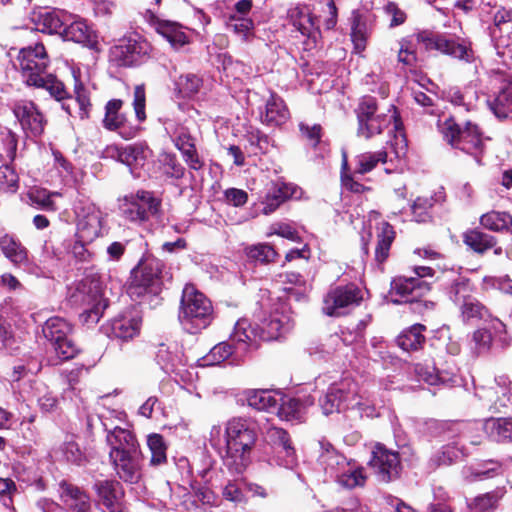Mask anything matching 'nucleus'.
I'll list each match as a JSON object with an SVG mask.
<instances>
[{
  "label": "nucleus",
  "mask_w": 512,
  "mask_h": 512,
  "mask_svg": "<svg viewBox=\"0 0 512 512\" xmlns=\"http://www.w3.org/2000/svg\"><path fill=\"white\" fill-rule=\"evenodd\" d=\"M257 438L256 425L243 417L231 418L224 429L214 425L209 433L211 446L224 450L223 464L235 475L242 474L251 463Z\"/></svg>",
  "instance_id": "nucleus-1"
},
{
  "label": "nucleus",
  "mask_w": 512,
  "mask_h": 512,
  "mask_svg": "<svg viewBox=\"0 0 512 512\" xmlns=\"http://www.w3.org/2000/svg\"><path fill=\"white\" fill-rule=\"evenodd\" d=\"M325 415L346 410H356L361 417L375 415V403L365 389L352 378L345 377L332 383L319 399Z\"/></svg>",
  "instance_id": "nucleus-2"
},
{
  "label": "nucleus",
  "mask_w": 512,
  "mask_h": 512,
  "mask_svg": "<svg viewBox=\"0 0 512 512\" xmlns=\"http://www.w3.org/2000/svg\"><path fill=\"white\" fill-rule=\"evenodd\" d=\"M18 61L22 78L27 85L47 90L58 101L67 98L64 84L46 72L49 58L43 44L21 49Z\"/></svg>",
  "instance_id": "nucleus-3"
},
{
  "label": "nucleus",
  "mask_w": 512,
  "mask_h": 512,
  "mask_svg": "<svg viewBox=\"0 0 512 512\" xmlns=\"http://www.w3.org/2000/svg\"><path fill=\"white\" fill-rule=\"evenodd\" d=\"M256 334L248 319H239L229 340L215 345L207 355L202 358L203 366L218 365L225 360L231 364L240 363L247 353L256 349Z\"/></svg>",
  "instance_id": "nucleus-4"
},
{
  "label": "nucleus",
  "mask_w": 512,
  "mask_h": 512,
  "mask_svg": "<svg viewBox=\"0 0 512 512\" xmlns=\"http://www.w3.org/2000/svg\"><path fill=\"white\" fill-rule=\"evenodd\" d=\"M178 320L190 334L207 328L213 320L211 301L192 284H186L180 301Z\"/></svg>",
  "instance_id": "nucleus-5"
},
{
  "label": "nucleus",
  "mask_w": 512,
  "mask_h": 512,
  "mask_svg": "<svg viewBox=\"0 0 512 512\" xmlns=\"http://www.w3.org/2000/svg\"><path fill=\"white\" fill-rule=\"evenodd\" d=\"M69 302L81 310L79 320L88 327L96 325L108 304L98 281L82 280L69 296Z\"/></svg>",
  "instance_id": "nucleus-6"
},
{
  "label": "nucleus",
  "mask_w": 512,
  "mask_h": 512,
  "mask_svg": "<svg viewBox=\"0 0 512 512\" xmlns=\"http://www.w3.org/2000/svg\"><path fill=\"white\" fill-rule=\"evenodd\" d=\"M438 127L447 143L472 155L478 164L481 163L484 139L477 125L466 122L465 126L461 127L454 118L448 117L439 121Z\"/></svg>",
  "instance_id": "nucleus-7"
},
{
  "label": "nucleus",
  "mask_w": 512,
  "mask_h": 512,
  "mask_svg": "<svg viewBox=\"0 0 512 512\" xmlns=\"http://www.w3.org/2000/svg\"><path fill=\"white\" fill-rule=\"evenodd\" d=\"M164 263L154 257H148L131 272L128 293L131 298L139 299L146 295H158L162 290Z\"/></svg>",
  "instance_id": "nucleus-8"
},
{
  "label": "nucleus",
  "mask_w": 512,
  "mask_h": 512,
  "mask_svg": "<svg viewBox=\"0 0 512 512\" xmlns=\"http://www.w3.org/2000/svg\"><path fill=\"white\" fill-rule=\"evenodd\" d=\"M429 290L430 286L425 280L397 276L391 282L390 295L393 303H410L414 312L424 313L434 308L433 302L421 299Z\"/></svg>",
  "instance_id": "nucleus-9"
},
{
  "label": "nucleus",
  "mask_w": 512,
  "mask_h": 512,
  "mask_svg": "<svg viewBox=\"0 0 512 512\" xmlns=\"http://www.w3.org/2000/svg\"><path fill=\"white\" fill-rule=\"evenodd\" d=\"M118 207L126 221L141 225L159 213L161 201L150 191L138 190L119 199Z\"/></svg>",
  "instance_id": "nucleus-10"
},
{
  "label": "nucleus",
  "mask_w": 512,
  "mask_h": 512,
  "mask_svg": "<svg viewBox=\"0 0 512 512\" xmlns=\"http://www.w3.org/2000/svg\"><path fill=\"white\" fill-rule=\"evenodd\" d=\"M148 53V42L134 33L119 39L110 48L109 60L117 67H132L141 63Z\"/></svg>",
  "instance_id": "nucleus-11"
},
{
  "label": "nucleus",
  "mask_w": 512,
  "mask_h": 512,
  "mask_svg": "<svg viewBox=\"0 0 512 512\" xmlns=\"http://www.w3.org/2000/svg\"><path fill=\"white\" fill-rule=\"evenodd\" d=\"M74 212L77 219V238L92 242L101 235L105 216L96 204L85 199L78 200Z\"/></svg>",
  "instance_id": "nucleus-12"
},
{
  "label": "nucleus",
  "mask_w": 512,
  "mask_h": 512,
  "mask_svg": "<svg viewBox=\"0 0 512 512\" xmlns=\"http://www.w3.org/2000/svg\"><path fill=\"white\" fill-rule=\"evenodd\" d=\"M42 332L61 360H68L77 354V346L71 338L72 326L65 319L57 316L49 318Z\"/></svg>",
  "instance_id": "nucleus-13"
},
{
  "label": "nucleus",
  "mask_w": 512,
  "mask_h": 512,
  "mask_svg": "<svg viewBox=\"0 0 512 512\" xmlns=\"http://www.w3.org/2000/svg\"><path fill=\"white\" fill-rule=\"evenodd\" d=\"M417 40L425 45L427 49H436L443 54H447L465 62H472L474 53L470 42L448 37L442 34H432L421 32L417 35Z\"/></svg>",
  "instance_id": "nucleus-14"
},
{
  "label": "nucleus",
  "mask_w": 512,
  "mask_h": 512,
  "mask_svg": "<svg viewBox=\"0 0 512 512\" xmlns=\"http://www.w3.org/2000/svg\"><path fill=\"white\" fill-rule=\"evenodd\" d=\"M362 292L354 284L337 286L329 290L323 301V312L328 316L339 317L347 313V309L360 304Z\"/></svg>",
  "instance_id": "nucleus-15"
},
{
  "label": "nucleus",
  "mask_w": 512,
  "mask_h": 512,
  "mask_svg": "<svg viewBox=\"0 0 512 512\" xmlns=\"http://www.w3.org/2000/svg\"><path fill=\"white\" fill-rule=\"evenodd\" d=\"M165 131L171 138L175 147L181 152L184 161L190 169L200 170L203 161L200 159L196 149V139L189 129L174 121L165 123Z\"/></svg>",
  "instance_id": "nucleus-16"
},
{
  "label": "nucleus",
  "mask_w": 512,
  "mask_h": 512,
  "mask_svg": "<svg viewBox=\"0 0 512 512\" xmlns=\"http://www.w3.org/2000/svg\"><path fill=\"white\" fill-rule=\"evenodd\" d=\"M293 326V320L289 309L286 304H280L276 307L269 315L262 321L260 329L252 326V330L256 334V348L258 347L259 341H270L276 340L288 331Z\"/></svg>",
  "instance_id": "nucleus-17"
},
{
  "label": "nucleus",
  "mask_w": 512,
  "mask_h": 512,
  "mask_svg": "<svg viewBox=\"0 0 512 512\" xmlns=\"http://www.w3.org/2000/svg\"><path fill=\"white\" fill-rule=\"evenodd\" d=\"M287 18L302 36L306 37L304 42L305 49L316 48L321 39V32L316 18L310 12V9L304 5H295L287 10Z\"/></svg>",
  "instance_id": "nucleus-18"
},
{
  "label": "nucleus",
  "mask_w": 512,
  "mask_h": 512,
  "mask_svg": "<svg viewBox=\"0 0 512 512\" xmlns=\"http://www.w3.org/2000/svg\"><path fill=\"white\" fill-rule=\"evenodd\" d=\"M142 318L135 308L127 309L103 326L104 333L112 339L128 341L140 333Z\"/></svg>",
  "instance_id": "nucleus-19"
},
{
  "label": "nucleus",
  "mask_w": 512,
  "mask_h": 512,
  "mask_svg": "<svg viewBox=\"0 0 512 512\" xmlns=\"http://www.w3.org/2000/svg\"><path fill=\"white\" fill-rule=\"evenodd\" d=\"M105 157L114 159L130 167L131 172L142 168L153 157V151L142 142L126 146L110 145L105 151Z\"/></svg>",
  "instance_id": "nucleus-20"
},
{
  "label": "nucleus",
  "mask_w": 512,
  "mask_h": 512,
  "mask_svg": "<svg viewBox=\"0 0 512 512\" xmlns=\"http://www.w3.org/2000/svg\"><path fill=\"white\" fill-rule=\"evenodd\" d=\"M369 465L381 482H390L399 476L401 469L398 453L378 444L372 452Z\"/></svg>",
  "instance_id": "nucleus-21"
},
{
  "label": "nucleus",
  "mask_w": 512,
  "mask_h": 512,
  "mask_svg": "<svg viewBox=\"0 0 512 512\" xmlns=\"http://www.w3.org/2000/svg\"><path fill=\"white\" fill-rule=\"evenodd\" d=\"M110 460L120 479L137 483L141 478L142 454L139 450L109 452Z\"/></svg>",
  "instance_id": "nucleus-22"
},
{
  "label": "nucleus",
  "mask_w": 512,
  "mask_h": 512,
  "mask_svg": "<svg viewBox=\"0 0 512 512\" xmlns=\"http://www.w3.org/2000/svg\"><path fill=\"white\" fill-rule=\"evenodd\" d=\"M61 37L65 41H72L82 46L98 52L99 40L96 31L87 23L86 20L72 15L71 20L64 26Z\"/></svg>",
  "instance_id": "nucleus-23"
},
{
  "label": "nucleus",
  "mask_w": 512,
  "mask_h": 512,
  "mask_svg": "<svg viewBox=\"0 0 512 512\" xmlns=\"http://www.w3.org/2000/svg\"><path fill=\"white\" fill-rule=\"evenodd\" d=\"M267 437L276 449L272 462L286 469H294L298 461L288 433L282 428L271 427L267 431Z\"/></svg>",
  "instance_id": "nucleus-24"
},
{
  "label": "nucleus",
  "mask_w": 512,
  "mask_h": 512,
  "mask_svg": "<svg viewBox=\"0 0 512 512\" xmlns=\"http://www.w3.org/2000/svg\"><path fill=\"white\" fill-rule=\"evenodd\" d=\"M302 191L293 183L283 181H272L266 187V193L261 204L262 213L269 215L275 212L282 203L290 198H300Z\"/></svg>",
  "instance_id": "nucleus-25"
},
{
  "label": "nucleus",
  "mask_w": 512,
  "mask_h": 512,
  "mask_svg": "<svg viewBox=\"0 0 512 512\" xmlns=\"http://www.w3.org/2000/svg\"><path fill=\"white\" fill-rule=\"evenodd\" d=\"M13 113L27 134L37 137L43 133L46 121L32 101L16 102Z\"/></svg>",
  "instance_id": "nucleus-26"
},
{
  "label": "nucleus",
  "mask_w": 512,
  "mask_h": 512,
  "mask_svg": "<svg viewBox=\"0 0 512 512\" xmlns=\"http://www.w3.org/2000/svg\"><path fill=\"white\" fill-rule=\"evenodd\" d=\"M259 119L268 127H279L290 118L289 109L284 100L276 93L270 92L264 99L262 106L258 108Z\"/></svg>",
  "instance_id": "nucleus-27"
},
{
  "label": "nucleus",
  "mask_w": 512,
  "mask_h": 512,
  "mask_svg": "<svg viewBox=\"0 0 512 512\" xmlns=\"http://www.w3.org/2000/svg\"><path fill=\"white\" fill-rule=\"evenodd\" d=\"M477 395L496 409L512 407V383L506 376L495 378L490 387L478 389Z\"/></svg>",
  "instance_id": "nucleus-28"
},
{
  "label": "nucleus",
  "mask_w": 512,
  "mask_h": 512,
  "mask_svg": "<svg viewBox=\"0 0 512 512\" xmlns=\"http://www.w3.org/2000/svg\"><path fill=\"white\" fill-rule=\"evenodd\" d=\"M31 20L36 30L61 36L64 26L71 20V14L60 9L42 10L34 12Z\"/></svg>",
  "instance_id": "nucleus-29"
},
{
  "label": "nucleus",
  "mask_w": 512,
  "mask_h": 512,
  "mask_svg": "<svg viewBox=\"0 0 512 512\" xmlns=\"http://www.w3.org/2000/svg\"><path fill=\"white\" fill-rule=\"evenodd\" d=\"M350 37L354 51L362 54L373 32V21L369 14L354 10L350 17Z\"/></svg>",
  "instance_id": "nucleus-30"
},
{
  "label": "nucleus",
  "mask_w": 512,
  "mask_h": 512,
  "mask_svg": "<svg viewBox=\"0 0 512 512\" xmlns=\"http://www.w3.org/2000/svg\"><path fill=\"white\" fill-rule=\"evenodd\" d=\"M122 105L123 101L120 99L109 100L105 106L102 123L107 130L118 131L124 139H132L137 136L139 128L125 126V116L120 113Z\"/></svg>",
  "instance_id": "nucleus-31"
},
{
  "label": "nucleus",
  "mask_w": 512,
  "mask_h": 512,
  "mask_svg": "<svg viewBox=\"0 0 512 512\" xmlns=\"http://www.w3.org/2000/svg\"><path fill=\"white\" fill-rule=\"evenodd\" d=\"M94 489L98 496V504L104 512H123L121 503V487L119 482L112 480L97 481Z\"/></svg>",
  "instance_id": "nucleus-32"
},
{
  "label": "nucleus",
  "mask_w": 512,
  "mask_h": 512,
  "mask_svg": "<svg viewBox=\"0 0 512 512\" xmlns=\"http://www.w3.org/2000/svg\"><path fill=\"white\" fill-rule=\"evenodd\" d=\"M149 21L155 31L165 38L172 47L180 48L188 43V35L180 23L161 19L154 14H150Z\"/></svg>",
  "instance_id": "nucleus-33"
},
{
  "label": "nucleus",
  "mask_w": 512,
  "mask_h": 512,
  "mask_svg": "<svg viewBox=\"0 0 512 512\" xmlns=\"http://www.w3.org/2000/svg\"><path fill=\"white\" fill-rule=\"evenodd\" d=\"M158 364L166 373L180 375L187 364V359L177 344H161L156 355Z\"/></svg>",
  "instance_id": "nucleus-34"
},
{
  "label": "nucleus",
  "mask_w": 512,
  "mask_h": 512,
  "mask_svg": "<svg viewBox=\"0 0 512 512\" xmlns=\"http://www.w3.org/2000/svg\"><path fill=\"white\" fill-rule=\"evenodd\" d=\"M59 493L62 502L70 511L90 512V498L79 487L67 481H61L59 484Z\"/></svg>",
  "instance_id": "nucleus-35"
},
{
  "label": "nucleus",
  "mask_w": 512,
  "mask_h": 512,
  "mask_svg": "<svg viewBox=\"0 0 512 512\" xmlns=\"http://www.w3.org/2000/svg\"><path fill=\"white\" fill-rule=\"evenodd\" d=\"M103 426L110 452L139 450L138 441L130 430L119 426L109 427L107 423H103Z\"/></svg>",
  "instance_id": "nucleus-36"
},
{
  "label": "nucleus",
  "mask_w": 512,
  "mask_h": 512,
  "mask_svg": "<svg viewBox=\"0 0 512 512\" xmlns=\"http://www.w3.org/2000/svg\"><path fill=\"white\" fill-rule=\"evenodd\" d=\"M321 454L319 456V464L323 468L325 474L334 481L345 469L348 459L336 451L330 443L320 442Z\"/></svg>",
  "instance_id": "nucleus-37"
},
{
  "label": "nucleus",
  "mask_w": 512,
  "mask_h": 512,
  "mask_svg": "<svg viewBox=\"0 0 512 512\" xmlns=\"http://www.w3.org/2000/svg\"><path fill=\"white\" fill-rule=\"evenodd\" d=\"M502 329H504V324L495 320L475 330L470 340L471 351L477 356L487 354L492 347L494 334Z\"/></svg>",
  "instance_id": "nucleus-38"
},
{
  "label": "nucleus",
  "mask_w": 512,
  "mask_h": 512,
  "mask_svg": "<svg viewBox=\"0 0 512 512\" xmlns=\"http://www.w3.org/2000/svg\"><path fill=\"white\" fill-rule=\"evenodd\" d=\"M372 121H367L366 125L369 130H362V124L358 125L357 134L365 139H370L375 135L381 134L383 130L391 123H394V128L399 129L401 122L395 106L391 105L388 109L387 115L372 117Z\"/></svg>",
  "instance_id": "nucleus-39"
},
{
  "label": "nucleus",
  "mask_w": 512,
  "mask_h": 512,
  "mask_svg": "<svg viewBox=\"0 0 512 512\" xmlns=\"http://www.w3.org/2000/svg\"><path fill=\"white\" fill-rule=\"evenodd\" d=\"M21 311L14 306V301L6 299L0 306V340L3 346L8 350H13L15 339L11 332V326L7 323L8 319L18 316Z\"/></svg>",
  "instance_id": "nucleus-40"
},
{
  "label": "nucleus",
  "mask_w": 512,
  "mask_h": 512,
  "mask_svg": "<svg viewBox=\"0 0 512 512\" xmlns=\"http://www.w3.org/2000/svg\"><path fill=\"white\" fill-rule=\"evenodd\" d=\"M484 421H473L468 423H458L452 425L451 431L455 432V438L462 445L466 443L472 446H478L482 443L484 433Z\"/></svg>",
  "instance_id": "nucleus-41"
},
{
  "label": "nucleus",
  "mask_w": 512,
  "mask_h": 512,
  "mask_svg": "<svg viewBox=\"0 0 512 512\" xmlns=\"http://www.w3.org/2000/svg\"><path fill=\"white\" fill-rule=\"evenodd\" d=\"M484 433L497 443L512 441V418H488L484 420Z\"/></svg>",
  "instance_id": "nucleus-42"
},
{
  "label": "nucleus",
  "mask_w": 512,
  "mask_h": 512,
  "mask_svg": "<svg viewBox=\"0 0 512 512\" xmlns=\"http://www.w3.org/2000/svg\"><path fill=\"white\" fill-rule=\"evenodd\" d=\"M248 405L259 411H276L280 399L271 390H250L246 393Z\"/></svg>",
  "instance_id": "nucleus-43"
},
{
  "label": "nucleus",
  "mask_w": 512,
  "mask_h": 512,
  "mask_svg": "<svg viewBox=\"0 0 512 512\" xmlns=\"http://www.w3.org/2000/svg\"><path fill=\"white\" fill-rule=\"evenodd\" d=\"M454 440L451 443L443 446L432 458L431 461L436 466L451 465L458 459L465 457L469 454L467 446L460 444L457 438L453 436Z\"/></svg>",
  "instance_id": "nucleus-44"
},
{
  "label": "nucleus",
  "mask_w": 512,
  "mask_h": 512,
  "mask_svg": "<svg viewBox=\"0 0 512 512\" xmlns=\"http://www.w3.org/2000/svg\"><path fill=\"white\" fill-rule=\"evenodd\" d=\"M506 494L504 487L476 496L468 503L472 512H492L497 509L499 502Z\"/></svg>",
  "instance_id": "nucleus-45"
},
{
  "label": "nucleus",
  "mask_w": 512,
  "mask_h": 512,
  "mask_svg": "<svg viewBox=\"0 0 512 512\" xmlns=\"http://www.w3.org/2000/svg\"><path fill=\"white\" fill-rule=\"evenodd\" d=\"M490 110L498 118H506L512 112V80L505 83L498 94L487 101Z\"/></svg>",
  "instance_id": "nucleus-46"
},
{
  "label": "nucleus",
  "mask_w": 512,
  "mask_h": 512,
  "mask_svg": "<svg viewBox=\"0 0 512 512\" xmlns=\"http://www.w3.org/2000/svg\"><path fill=\"white\" fill-rule=\"evenodd\" d=\"M279 281L284 284L283 290L289 297H294L297 301L303 299L308 291L309 285L305 278L295 272H286L279 275Z\"/></svg>",
  "instance_id": "nucleus-47"
},
{
  "label": "nucleus",
  "mask_w": 512,
  "mask_h": 512,
  "mask_svg": "<svg viewBox=\"0 0 512 512\" xmlns=\"http://www.w3.org/2000/svg\"><path fill=\"white\" fill-rule=\"evenodd\" d=\"M426 327L422 324H414L410 328L402 331L397 337L396 341L398 346L404 351H415L420 349L424 342L425 336L423 332Z\"/></svg>",
  "instance_id": "nucleus-48"
},
{
  "label": "nucleus",
  "mask_w": 512,
  "mask_h": 512,
  "mask_svg": "<svg viewBox=\"0 0 512 512\" xmlns=\"http://www.w3.org/2000/svg\"><path fill=\"white\" fill-rule=\"evenodd\" d=\"M0 248L3 254L15 265L28 261L26 248L13 236L5 234L0 238Z\"/></svg>",
  "instance_id": "nucleus-49"
},
{
  "label": "nucleus",
  "mask_w": 512,
  "mask_h": 512,
  "mask_svg": "<svg viewBox=\"0 0 512 512\" xmlns=\"http://www.w3.org/2000/svg\"><path fill=\"white\" fill-rule=\"evenodd\" d=\"M480 224L491 231L512 234V216L507 212L495 210L487 212L481 216Z\"/></svg>",
  "instance_id": "nucleus-50"
},
{
  "label": "nucleus",
  "mask_w": 512,
  "mask_h": 512,
  "mask_svg": "<svg viewBox=\"0 0 512 512\" xmlns=\"http://www.w3.org/2000/svg\"><path fill=\"white\" fill-rule=\"evenodd\" d=\"M340 486L353 489L363 486L366 481L364 468L359 466L355 461L349 460L347 466L335 480Z\"/></svg>",
  "instance_id": "nucleus-51"
},
{
  "label": "nucleus",
  "mask_w": 512,
  "mask_h": 512,
  "mask_svg": "<svg viewBox=\"0 0 512 512\" xmlns=\"http://www.w3.org/2000/svg\"><path fill=\"white\" fill-rule=\"evenodd\" d=\"M394 238L393 227L388 222H381L377 228V245L375 248V260L378 263H383L388 258Z\"/></svg>",
  "instance_id": "nucleus-52"
},
{
  "label": "nucleus",
  "mask_w": 512,
  "mask_h": 512,
  "mask_svg": "<svg viewBox=\"0 0 512 512\" xmlns=\"http://www.w3.org/2000/svg\"><path fill=\"white\" fill-rule=\"evenodd\" d=\"M225 27L242 41L248 42L254 36V22L251 18H241L235 15H225Z\"/></svg>",
  "instance_id": "nucleus-53"
},
{
  "label": "nucleus",
  "mask_w": 512,
  "mask_h": 512,
  "mask_svg": "<svg viewBox=\"0 0 512 512\" xmlns=\"http://www.w3.org/2000/svg\"><path fill=\"white\" fill-rule=\"evenodd\" d=\"M75 98H69L68 103H63V108L69 115H73L75 108H78L76 112L80 119H85L89 115L90 99L86 89L82 84L75 85Z\"/></svg>",
  "instance_id": "nucleus-54"
},
{
  "label": "nucleus",
  "mask_w": 512,
  "mask_h": 512,
  "mask_svg": "<svg viewBox=\"0 0 512 512\" xmlns=\"http://www.w3.org/2000/svg\"><path fill=\"white\" fill-rule=\"evenodd\" d=\"M441 198V194H435L434 196L429 197H417L411 205L413 220L417 223L429 222L432 218L431 209L436 202L441 200Z\"/></svg>",
  "instance_id": "nucleus-55"
},
{
  "label": "nucleus",
  "mask_w": 512,
  "mask_h": 512,
  "mask_svg": "<svg viewBox=\"0 0 512 512\" xmlns=\"http://www.w3.org/2000/svg\"><path fill=\"white\" fill-rule=\"evenodd\" d=\"M464 243L476 253H484L496 245L494 236L480 230H470L464 234Z\"/></svg>",
  "instance_id": "nucleus-56"
},
{
  "label": "nucleus",
  "mask_w": 512,
  "mask_h": 512,
  "mask_svg": "<svg viewBox=\"0 0 512 512\" xmlns=\"http://www.w3.org/2000/svg\"><path fill=\"white\" fill-rule=\"evenodd\" d=\"M416 373L420 380L428 383L429 385H453L456 380L453 374L448 372H440L434 367L430 366H417Z\"/></svg>",
  "instance_id": "nucleus-57"
},
{
  "label": "nucleus",
  "mask_w": 512,
  "mask_h": 512,
  "mask_svg": "<svg viewBox=\"0 0 512 512\" xmlns=\"http://www.w3.org/2000/svg\"><path fill=\"white\" fill-rule=\"evenodd\" d=\"M279 403L276 411L281 419L286 421H301L304 416L303 404L295 398L279 397Z\"/></svg>",
  "instance_id": "nucleus-58"
},
{
  "label": "nucleus",
  "mask_w": 512,
  "mask_h": 512,
  "mask_svg": "<svg viewBox=\"0 0 512 512\" xmlns=\"http://www.w3.org/2000/svg\"><path fill=\"white\" fill-rule=\"evenodd\" d=\"M52 456L76 465H81L85 461L84 453L73 440L65 441L59 448L53 449Z\"/></svg>",
  "instance_id": "nucleus-59"
},
{
  "label": "nucleus",
  "mask_w": 512,
  "mask_h": 512,
  "mask_svg": "<svg viewBox=\"0 0 512 512\" xmlns=\"http://www.w3.org/2000/svg\"><path fill=\"white\" fill-rule=\"evenodd\" d=\"M355 112L357 115L358 125L362 124V130H369L365 125L367 121H372V117L374 118L387 115V113L378 112L377 101L371 96L362 97Z\"/></svg>",
  "instance_id": "nucleus-60"
},
{
  "label": "nucleus",
  "mask_w": 512,
  "mask_h": 512,
  "mask_svg": "<svg viewBox=\"0 0 512 512\" xmlns=\"http://www.w3.org/2000/svg\"><path fill=\"white\" fill-rule=\"evenodd\" d=\"M386 158L387 154L385 151L362 153L355 158L354 174L364 175L372 171L378 163L386 162Z\"/></svg>",
  "instance_id": "nucleus-61"
},
{
  "label": "nucleus",
  "mask_w": 512,
  "mask_h": 512,
  "mask_svg": "<svg viewBox=\"0 0 512 512\" xmlns=\"http://www.w3.org/2000/svg\"><path fill=\"white\" fill-rule=\"evenodd\" d=\"M244 252L249 260L262 264L274 261L277 256L274 248L267 243L249 245L245 247Z\"/></svg>",
  "instance_id": "nucleus-62"
},
{
  "label": "nucleus",
  "mask_w": 512,
  "mask_h": 512,
  "mask_svg": "<svg viewBox=\"0 0 512 512\" xmlns=\"http://www.w3.org/2000/svg\"><path fill=\"white\" fill-rule=\"evenodd\" d=\"M147 445L151 452L150 462L152 465H161L167 461V446L162 435L157 433L148 435Z\"/></svg>",
  "instance_id": "nucleus-63"
},
{
  "label": "nucleus",
  "mask_w": 512,
  "mask_h": 512,
  "mask_svg": "<svg viewBox=\"0 0 512 512\" xmlns=\"http://www.w3.org/2000/svg\"><path fill=\"white\" fill-rule=\"evenodd\" d=\"M177 86L179 92L184 97H192L196 93H198L199 89L202 86V80L199 76L188 73L185 75H181L177 81Z\"/></svg>",
  "instance_id": "nucleus-64"
}]
</instances>
